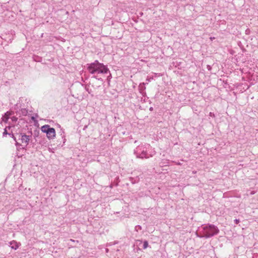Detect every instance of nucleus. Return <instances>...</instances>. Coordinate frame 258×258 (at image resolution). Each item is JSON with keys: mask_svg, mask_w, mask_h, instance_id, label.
<instances>
[{"mask_svg": "<svg viewBox=\"0 0 258 258\" xmlns=\"http://www.w3.org/2000/svg\"><path fill=\"white\" fill-rule=\"evenodd\" d=\"M219 232L218 227L212 224L203 225L199 228L198 236L199 237L208 238L215 235Z\"/></svg>", "mask_w": 258, "mask_h": 258, "instance_id": "1", "label": "nucleus"}, {"mask_svg": "<svg viewBox=\"0 0 258 258\" xmlns=\"http://www.w3.org/2000/svg\"><path fill=\"white\" fill-rule=\"evenodd\" d=\"M88 70L91 74L98 75L99 74H107L109 71L107 67L103 63L95 60L94 62L88 64Z\"/></svg>", "mask_w": 258, "mask_h": 258, "instance_id": "2", "label": "nucleus"}, {"mask_svg": "<svg viewBox=\"0 0 258 258\" xmlns=\"http://www.w3.org/2000/svg\"><path fill=\"white\" fill-rule=\"evenodd\" d=\"M150 147L149 144L139 146L134 151V153L138 158H149L153 157L156 154V152L154 149L150 152L149 153L147 152V149Z\"/></svg>", "mask_w": 258, "mask_h": 258, "instance_id": "3", "label": "nucleus"}, {"mask_svg": "<svg viewBox=\"0 0 258 258\" xmlns=\"http://www.w3.org/2000/svg\"><path fill=\"white\" fill-rule=\"evenodd\" d=\"M19 140L21 142V146L26 147L30 140L31 136L24 134H20L18 135Z\"/></svg>", "mask_w": 258, "mask_h": 258, "instance_id": "4", "label": "nucleus"}, {"mask_svg": "<svg viewBox=\"0 0 258 258\" xmlns=\"http://www.w3.org/2000/svg\"><path fill=\"white\" fill-rule=\"evenodd\" d=\"M55 131L54 128H52L46 136L49 140H52L55 137Z\"/></svg>", "mask_w": 258, "mask_h": 258, "instance_id": "5", "label": "nucleus"}, {"mask_svg": "<svg viewBox=\"0 0 258 258\" xmlns=\"http://www.w3.org/2000/svg\"><path fill=\"white\" fill-rule=\"evenodd\" d=\"M52 128L49 125H44L41 127V131L44 133H46V135L48 134Z\"/></svg>", "mask_w": 258, "mask_h": 258, "instance_id": "6", "label": "nucleus"}, {"mask_svg": "<svg viewBox=\"0 0 258 258\" xmlns=\"http://www.w3.org/2000/svg\"><path fill=\"white\" fill-rule=\"evenodd\" d=\"M12 114V112L7 111L6 112L2 118V121L5 122H7Z\"/></svg>", "mask_w": 258, "mask_h": 258, "instance_id": "7", "label": "nucleus"}, {"mask_svg": "<svg viewBox=\"0 0 258 258\" xmlns=\"http://www.w3.org/2000/svg\"><path fill=\"white\" fill-rule=\"evenodd\" d=\"M9 243H10V246L12 249H14L16 250L19 247L17 242L16 241H11Z\"/></svg>", "mask_w": 258, "mask_h": 258, "instance_id": "8", "label": "nucleus"}, {"mask_svg": "<svg viewBox=\"0 0 258 258\" xmlns=\"http://www.w3.org/2000/svg\"><path fill=\"white\" fill-rule=\"evenodd\" d=\"M148 246V242L147 241H145L143 243V247L144 249H146Z\"/></svg>", "mask_w": 258, "mask_h": 258, "instance_id": "9", "label": "nucleus"}, {"mask_svg": "<svg viewBox=\"0 0 258 258\" xmlns=\"http://www.w3.org/2000/svg\"><path fill=\"white\" fill-rule=\"evenodd\" d=\"M8 133L7 132V127H6L5 130H4V132L3 133V136H5L6 135H8ZM9 135H10V134H9Z\"/></svg>", "mask_w": 258, "mask_h": 258, "instance_id": "10", "label": "nucleus"}, {"mask_svg": "<svg viewBox=\"0 0 258 258\" xmlns=\"http://www.w3.org/2000/svg\"><path fill=\"white\" fill-rule=\"evenodd\" d=\"M17 117H15V116H13L11 117V120L13 122H16L17 121Z\"/></svg>", "mask_w": 258, "mask_h": 258, "instance_id": "11", "label": "nucleus"}, {"mask_svg": "<svg viewBox=\"0 0 258 258\" xmlns=\"http://www.w3.org/2000/svg\"><path fill=\"white\" fill-rule=\"evenodd\" d=\"M234 222H235V223L236 224H238V223H239V220H238V219H235V220H234Z\"/></svg>", "mask_w": 258, "mask_h": 258, "instance_id": "12", "label": "nucleus"}, {"mask_svg": "<svg viewBox=\"0 0 258 258\" xmlns=\"http://www.w3.org/2000/svg\"><path fill=\"white\" fill-rule=\"evenodd\" d=\"M210 116H214V114H213V113L210 112Z\"/></svg>", "mask_w": 258, "mask_h": 258, "instance_id": "13", "label": "nucleus"}, {"mask_svg": "<svg viewBox=\"0 0 258 258\" xmlns=\"http://www.w3.org/2000/svg\"><path fill=\"white\" fill-rule=\"evenodd\" d=\"M250 194H251V195H253V194H255V192H254V191H251V193H250Z\"/></svg>", "mask_w": 258, "mask_h": 258, "instance_id": "14", "label": "nucleus"}, {"mask_svg": "<svg viewBox=\"0 0 258 258\" xmlns=\"http://www.w3.org/2000/svg\"><path fill=\"white\" fill-rule=\"evenodd\" d=\"M215 39V38H214V37H210V39H211V40H212L213 39Z\"/></svg>", "mask_w": 258, "mask_h": 258, "instance_id": "15", "label": "nucleus"}, {"mask_svg": "<svg viewBox=\"0 0 258 258\" xmlns=\"http://www.w3.org/2000/svg\"><path fill=\"white\" fill-rule=\"evenodd\" d=\"M16 145L17 146H18V145H19V143H18L17 142H16Z\"/></svg>", "mask_w": 258, "mask_h": 258, "instance_id": "16", "label": "nucleus"}]
</instances>
